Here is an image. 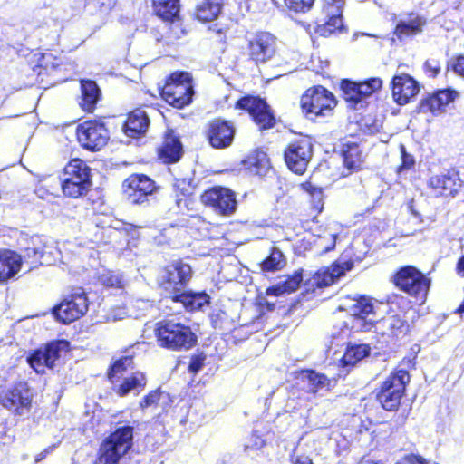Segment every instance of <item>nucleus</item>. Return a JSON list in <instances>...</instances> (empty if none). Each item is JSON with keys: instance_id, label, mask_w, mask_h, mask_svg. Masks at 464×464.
I'll use <instances>...</instances> for the list:
<instances>
[{"instance_id": "obj_55", "label": "nucleus", "mask_w": 464, "mask_h": 464, "mask_svg": "<svg viewBox=\"0 0 464 464\" xmlns=\"http://www.w3.org/2000/svg\"><path fill=\"white\" fill-rule=\"evenodd\" d=\"M457 270L459 275L464 276V256L459 260Z\"/></svg>"}, {"instance_id": "obj_20", "label": "nucleus", "mask_w": 464, "mask_h": 464, "mask_svg": "<svg viewBox=\"0 0 464 464\" xmlns=\"http://www.w3.org/2000/svg\"><path fill=\"white\" fill-rule=\"evenodd\" d=\"M54 250L53 246H46L42 237H33L32 246H27L21 256L22 265H28L29 270L39 265H50L52 260L49 256L53 255Z\"/></svg>"}, {"instance_id": "obj_25", "label": "nucleus", "mask_w": 464, "mask_h": 464, "mask_svg": "<svg viewBox=\"0 0 464 464\" xmlns=\"http://www.w3.org/2000/svg\"><path fill=\"white\" fill-rule=\"evenodd\" d=\"M457 96L458 92L450 89L438 91L433 95L423 100L420 109L422 112L430 111L434 115L443 113Z\"/></svg>"}, {"instance_id": "obj_21", "label": "nucleus", "mask_w": 464, "mask_h": 464, "mask_svg": "<svg viewBox=\"0 0 464 464\" xmlns=\"http://www.w3.org/2000/svg\"><path fill=\"white\" fill-rule=\"evenodd\" d=\"M237 107L246 110L262 129L272 127L274 116L264 100L256 97H245L237 102Z\"/></svg>"}, {"instance_id": "obj_18", "label": "nucleus", "mask_w": 464, "mask_h": 464, "mask_svg": "<svg viewBox=\"0 0 464 464\" xmlns=\"http://www.w3.org/2000/svg\"><path fill=\"white\" fill-rule=\"evenodd\" d=\"M343 5L344 0H323L322 12L325 15V22L317 27L321 35L328 36L343 27Z\"/></svg>"}, {"instance_id": "obj_54", "label": "nucleus", "mask_w": 464, "mask_h": 464, "mask_svg": "<svg viewBox=\"0 0 464 464\" xmlns=\"http://www.w3.org/2000/svg\"><path fill=\"white\" fill-rule=\"evenodd\" d=\"M425 67L432 72V76H435L440 72V67L435 61H427Z\"/></svg>"}, {"instance_id": "obj_32", "label": "nucleus", "mask_w": 464, "mask_h": 464, "mask_svg": "<svg viewBox=\"0 0 464 464\" xmlns=\"http://www.w3.org/2000/svg\"><path fill=\"white\" fill-rule=\"evenodd\" d=\"M149 126V118L142 109H136L129 114L124 130L130 137L144 133Z\"/></svg>"}, {"instance_id": "obj_8", "label": "nucleus", "mask_w": 464, "mask_h": 464, "mask_svg": "<svg viewBox=\"0 0 464 464\" xmlns=\"http://www.w3.org/2000/svg\"><path fill=\"white\" fill-rule=\"evenodd\" d=\"M395 283L401 290L420 302L425 300L430 285V280L412 266L401 268L396 275Z\"/></svg>"}, {"instance_id": "obj_48", "label": "nucleus", "mask_w": 464, "mask_h": 464, "mask_svg": "<svg viewBox=\"0 0 464 464\" xmlns=\"http://www.w3.org/2000/svg\"><path fill=\"white\" fill-rule=\"evenodd\" d=\"M39 65L45 70L55 69L60 65V60L51 53H43L39 59Z\"/></svg>"}, {"instance_id": "obj_4", "label": "nucleus", "mask_w": 464, "mask_h": 464, "mask_svg": "<svg viewBox=\"0 0 464 464\" xmlns=\"http://www.w3.org/2000/svg\"><path fill=\"white\" fill-rule=\"evenodd\" d=\"M133 429L123 426L111 433L102 444L97 464H115L130 449Z\"/></svg>"}, {"instance_id": "obj_23", "label": "nucleus", "mask_w": 464, "mask_h": 464, "mask_svg": "<svg viewBox=\"0 0 464 464\" xmlns=\"http://www.w3.org/2000/svg\"><path fill=\"white\" fill-rule=\"evenodd\" d=\"M374 303L368 297L354 299L348 307V311L353 317V328L369 331L372 326L373 319L367 317L374 313Z\"/></svg>"}, {"instance_id": "obj_1", "label": "nucleus", "mask_w": 464, "mask_h": 464, "mask_svg": "<svg viewBox=\"0 0 464 464\" xmlns=\"http://www.w3.org/2000/svg\"><path fill=\"white\" fill-rule=\"evenodd\" d=\"M155 334L161 347L173 351H188L197 343L190 327L173 319L157 323Z\"/></svg>"}, {"instance_id": "obj_36", "label": "nucleus", "mask_w": 464, "mask_h": 464, "mask_svg": "<svg viewBox=\"0 0 464 464\" xmlns=\"http://www.w3.org/2000/svg\"><path fill=\"white\" fill-rule=\"evenodd\" d=\"M242 163L246 169L257 175L263 174L269 167L267 156L262 150L253 151Z\"/></svg>"}, {"instance_id": "obj_46", "label": "nucleus", "mask_w": 464, "mask_h": 464, "mask_svg": "<svg viewBox=\"0 0 464 464\" xmlns=\"http://www.w3.org/2000/svg\"><path fill=\"white\" fill-rule=\"evenodd\" d=\"M341 88L346 100L355 102L360 101L357 82L343 80L342 82Z\"/></svg>"}, {"instance_id": "obj_16", "label": "nucleus", "mask_w": 464, "mask_h": 464, "mask_svg": "<svg viewBox=\"0 0 464 464\" xmlns=\"http://www.w3.org/2000/svg\"><path fill=\"white\" fill-rule=\"evenodd\" d=\"M0 402L9 411L18 415H24L30 410L32 393L26 383L19 382L1 396Z\"/></svg>"}, {"instance_id": "obj_6", "label": "nucleus", "mask_w": 464, "mask_h": 464, "mask_svg": "<svg viewBox=\"0 0 464 464\" xmlns=\"http://www.w3.org/2000/svg\"><path fill=\"white\" fill-rule=\"evenodd\" d=\"M303 112L311 119L325 116L335 107L334 96L322 86L308 89L301 97Z\"/></svg>"}, {"instance_id": "obj_24", "label": "nucleus", "mask_w": 464, "mask_h": 464, "mask_svg": "<svg viewBox=\"0 0 464 464\" xmlns=\"http://www.w3.org/2000/svg\"><path fill=\"white\" fill-rule=\"evenodd\" d=\"M375 332L389 343L403 336L408 325L399 315H388L374 324Z\"/></svg>"}, {"instance_id": "obj_42", "label": "nucleus", "mask_w": 464, "mask_h": 464, "mask_svg": "<svg viewBox=\"0 0 464 464\" xmlns=\"http://www.w3.org/2000/svg\"><path fill=\"white\" fill-rule=\"evenodd\" d=\"M337 236L336 230L329 228L324 232V235L318 237L315 245L322 248L323 253L329 252L334 248Z\"/></svg>"}, {"instance_id": "obj_30", "label": "nucleus", "mask_w": 464, "mask_h": 464, "mask_svg": "<svg viewBox=\"0 0 464 464\" xmlns=\"http://www.w3.org/2000/svg\"><path fill=\"white\" fill-rule=\"evenodd\" d=\"M182 154V145L179 140L174 135L173 130H169L159 149V156L165 163L176 162Z\"/></svg>"}, {"instance_id": "obj_12", "label": "nucleus", "mask_w": 464, "mask_h": 464, "mask_svg": "<svg viewBox=\"0 0 464 464\" xmlns=\"http://www.w3.org/2000/svg\"><path fill=\"white\" fill-rule=\"evenodd\" d=\"M313 155V144L309 138H301L290 143L285 150L288 168L296 174H303Z\"/></svg>"}, {"instance_id": "obj_5", "label": "nucleus", "mask_w": 464, "mask_h": 464, "mask_svg": "<svg viewBox=\"0 0 464 464\" xmlns=\"http://www.w3.org/2000/svg\"><path fill=\"white\" fill-rule=\"evenodd\" d=\"M193 94L192 78L187 72H173L161 91L165 101L176 108L189 104Z\"/></svg>"}, {"instance_id": "obj_39", "label": "nucleus", "mask_w": 464, "mask_h": 464, "mask_svg": "<svg viewBox=\"0 0 464 464\" xmlns=\"http://www.w3.org/2000/svg\"><path fill=\"white\" fill-rule=\"evenodd\" d=\"M369 350L370 348L366 344L349 346L342 358L343 364L354 365L369 354Z\"/></svg>"}, {"instance_id": "obj_2", "label": "nucleus", "mask_w": 464, "mask_h": 464, "mask_svg": "<svg viewBox=\"0 0 464 464\" xmlns=\"http://www.w3.org/2000/svg\"><path fill=\"white\" fill-rule=\"evenodd\" d=\"M132 368V358L122 357L116 361L109 372V379L115 385L116 392L125 396L130 392L139 394L146 385V377L143 372H136L130 376H124L128 369Z\"/></svg>"}, {"instance_id": "obj_53", "label": "nucleus", "mask_w": 464, "mask_h": 464, "mask_svg": "<svg viewBox=\"0 0 464 464\" xmlns=\"http://www.w3.org/2000/svg\"><path fill=\"white\" fill-rule=\"evenodd\" d=\"M453 70L456 73L464 77V56L457 57L453 64Z\"/></svg>"}, {"instance_id": "obj_34", "label": "nucleus", "mask_w": 464, "mask_h": 464, "mask_svg": "<svg viewBox=\"0 0 464 464\" xmlns=\"http://www.w3.org/2000/svg\"><path fill=\"white\" fill-rule=\"evenodd\" d=\"M175 302H180L188 310H198L208 304L209 297L206 293L183 292L171 295Z\"/></svg>"}, {"instance_id": "obj_33", "label": "nucleus", "mask_w": 464, "mask_h": 464, "mask_svg": "<svg viewBox=\"0 0 464 464\" xmlns=\"http://www.w3.org/2000/svg\"><path fill=\"white\" fill-rule=\"evenodd\" d=\"M82 101L80 105L83 111L92 112L100 99V89L93 81L85 80L81 82Z\"/></svg>"}, {"instance_id": "obj_26", "label": "nucleus", "mask_w": 464, "mask_h": 464, "mask_svg": "<svg viewBox=\"0 0 464 464\" xmlns=\"http://www.w3.org/2000/svg\"><path fill=\"white\" fill-rule=\"evenodd\" d=\"M234 134V127L228 121L216 120L209 125L208 137L214 148L221 149L231 144Z\"/></svg>"}, {"instance_id": "obj_14", "label": "nucleus", "mask_w": 464, "mask_h": 464, "mask_svg": "<svg viewBox=\"0 0 464 464\" xmlns=\"http://www.w3.org/2000/svg\"><path fill=\"white\" fill-rule=\"evenodd\" d=\"M250 58L256 63H266L278 53L277 39L267 32H261L249 41Z\"/></svg>"}, {"instance_id": "obj_35", "label": "nucleus", "mask_w": 464, "mask_h": 464, "mask_svg": "<svg viewBox=\"0 0 464 464\" xmlns=\"http://www.w3.org/2000/svg\"><path fill=\"white\" fill-rule=\"evenodd\" d=\"M221 4L217 0H205L197 5L196 18L203 23L215 20L221 12Z\"/></svg>"}, {"instance_id": "obj_31", "label": "nucleus", "mask_w": 464, "mask_h": 464, "mask_svg": "<svg viewBox=\"0 0 464 464\" xmlns=\"http://www.w3.org/2000/svg\"><path fill=\"white\" fill-rule=\"evenodd\" d=\"M456 174L434 175L429 179V188H431L436 196H448L457 192Z\"/></svg>"}, {"instance_id": "obj_3", "label": "nucleus", "mask_w": 464, "mask_h": 464, "mask_svg": "<svg viewBox=\"0 0 464 464\" xmlns=\"http://www.w3.org/2000/svg\"><path fill=\"white\" fill-rule=\"evenodd\" d=\"M58 183L67 197L78 198L85 195L92 186L90 168L83 160L73 159L64 168L63 182Z\"/></svg>"}, {"instance_id": "obj_51", "label": "nucleus", "mask_w": 464, "mask_h": 464, "mask_svg": "<svg viewBox=\"0 0 464 464\" xmlns=\"http://www.w3.org/2000/svg\"><path fill=\"white\" fill-rule=\"evenodd\" d=\"M205 356L204 355H196L193 356L190 360L188 369L192 372H198L200 371L204 365Z\"/></svg>"}, {"instance_id": "obj_56", "label": "nucleus", "mask_w": 464, "mask_h": 464, "mask_svg": "<svg viewBox=\"0 0 464 464\" xmlns=\"http://www.w3.org/2000/svg\"><path fill=\"white\" fill-rule=\"evenodd\" d=\"M217 34H224V30H223L222 28H218V29L217 30Z\"/></svg>"}, {"instance_id": "obj_41", "label": "nucleus", "mask_w": 464, "mask_h": 464, "mask_svg": "<svg viewBox=\"0 0 464 464\" xmlns=\"http://www.w3.org/2000/svg\"><path fill=\"white\" fill-rule=\"evenodd\" d=\"M98 279L99 282L106 287L121 289L125 286L124 278L119 272L105 271L99 276Z\"/></svg>"}, {"instance_id": "obj_40", "label": "nucleus", "mask_w": 464, "mask_h": 464, "mask_svg": "<svg viewBox=\"0 0 464 464\" xmlns=\"http://www.w3.org/2000/svg\"><path fill=\"white\" fill-rule=\"evenodd\" d=\"M285 265V259L283 253L277 248H273L269 256L262 262L261 267L264 271L271 272L282 269Z\"/></svg>"}, {"instance_id": "obj_43", "label": "nucleus", "mask_w": 464, "mask_h": 464, "mask_svg": "<svg viewBox=\"0 0 464 464\" xmlns=\"http://www.w3.org/2000/svg\"><path fill=\"white\" fill-rule=\"evenodd\" d=\"M360 101L381 89L382 81L380 78H371L367 81L357 82Z\"/></svg>"}, {"instance_id": "obj_50", "label": "nucleus", "mask_w": 464, "mask_h": 464, "mask_svg": "<svg viewBox=\"0 0 464 464\" xmlns=\"http://www.w3.org/2000/svg\"><path fill=\"white\" fill-rule=\"evenodd\" d=\"M265 445L264 440L257 434L252 433L246 443V450H259Z\"/></svg>"}, {"instance_id": "obj_15", "label": "nucleus", "mask_w": 464, "mask_h": 464, "mask_svg": "<svg viewBox=\"0 0 464 464\" xmlns=\"http://www.w3.org/2000/svg\"><path fill=\"white\" fill-rule=\"evenodd\" d=\"M192 270L189 265L176 261L167 266L162 285L170 295L183 293L186 284L189 281Z\"/></svg>"}, {"instance_id": "obj_17", "label": "nucleus", "mask_w": 464, "mask_h": 464, "mask_svg": "<svg viewBox=\"0 0 464 464\" xmlns=\"http://www.w3.org/2000/svg\"><path fill=\"white\" fill-rule=\"evenodd\" d=\"M353 262L351 259H338L331 266L319 269L309 280V286L314 288L326 287L352 270Z\"/></svg>"}, {"instance_id": "obj_45", "label": "nucleus", "mask_w": 464, "mask_h": 464, "mask_svg": "<svg viewBox=\"0 0 464 464\" xmlns=\"http://www.w3.org/2000/svg\"><path fill=\"white\" fill-rule=\"evenodd\" d=\"M343 162L347 169L352 170L356 169L360 167L361 160L358 148L356 146L350 147L346 151H344Z\"/></svg>"}, {"instance_id": "obj_22", "label": "nucleus", "mask_w": 464, "mask_h": 464, "mask_svg": "<svg viewBox=\"0 0 464 464\" xmlns=\"http://www.w3.org/2000/svg\"><path fill=\"white\" fill-rule=\"evenodd\" d=\"M394 101L404 105L415 97L419 91V83L407 73L395 74L392 81Z\"/></svg>"}, {"instance_id": "obj_37", "label": "nucleus", "mask_w": 464, "mask_h": 464, "mask_svg": "<svg viewBox=\"0 0 464 464\" xmlns=\"http://www.w3.org/2000/svg\"><path fill=\"white\" fill-rule=\"evenodd\" d=\"M155 13L166 21H172L179 12V0H153Z\"/></svg>"}, {"instance_id": "obj_7", "label": "nucleus", "mask_w": 464, "mask_h": 464, "mask_svg": "<svg viewBox=\"0 0 464 464\" xmlns=\"http://www.w3.org/2000/svg\"><path fill=\"white\" fill-rule=\"evenodd\" d=\"M409 381L410 375L404 370L396 371L385 380L378 399L386 411H393L400 405Z\"/></svg>"}, {"instance_id": "obj_27", "label": "nucleus", "mask_w": 464, "mask_h": 464, "mask_svg": "<svg viewBox=\"0 0 464 464\" xmlns=\"http://www.w3.org/2000/svg\"><path fill=\"white\" fill-rule=\"evenodd\" d=\"M22 267V256L9 249L0 250V283L14 277Z\"/></svg>"}, {"instance_id": "obj_28", "label": "nucleus", "mask_w": 464, "mask_h": 464, "mask_svg": "<svg viewBox=\"0 0 464 464\" xmlns=\"http://www.w3.org/2000/svg\"><path fill=\"white\" fill-rule=\"evenodd\" d=\"M303 389L310 393H321L329 391L332 381L324 374L314 371H302L298 376Z\"/></svg>"}, {"instance_id": "obj_13", "label": "nucleus", "mask_w": 464, "mask_h": 464, "mask_svg": "<svg viewBox=\"0 0 464 464\" xmlns=\"http://www.w3.org/2000/svg\"><path fill=\"white\" fill-rule=\"evenodd\" d=\"M201 200L222 216L232 215L237 205L235 192L223 187H214L206 190L201 196Z\"/></svg>"}, {"instance_id": "obj_47", "label": "nucleus", "mask_w": 464, "mask_h": 464, "mask_svg": "<svg viewBox=\"0 0 464 464\" xmlns=\"http://www.w3.org/2000/svg\"><path fill=\"white\" fill-rule=\"evenodd\" d=\"M400 150L401 152V164L398 168V173L412 169L415 164L413 156L406 152V149L403 144L400 145Z\"/></svg>"}, {"instance_id": "obj_52", "label": "nucleus", "mask_w": 464, "mask_h": 464, "mask_svg": "<svg viewBox=\"0 0 464 464\" xmlns=\"http://www.w3.org/2000/svg\"><path fill=\"white\" fill-rule=\"evenodd\" d=\"M396 464H428L421 457L409 455L399 460Z\"/></svg>"}, {"instance_id": "obj_10", "label": "nucleus", "mask_w": 464, "mask_h": 464, "mask_svg": "<svg viewBox=\"0 0 464 464\" xmlns=\"http://www.w3.org/2000/svg\"><path fill=\"white\" fill-rule=\"evenodd\" d=\"M80 144L89 150H100L109 140V131L104 123L99 121H87L77 128Z\"/></svg>"}, {"instance_id": "obj_29", "label": "nucleus", "mask_w": 464, "mask_h": 464, "mask_svg": "<svg viewBox=\"0 0 464 464\" xmlns=\"http://www.w3.org/2000/svg\"><path fill=\"white\" fill-rule=\"evenodd\" d=\"M426 24V20L419 15H410L408 18L401 19L394 30V34L403 40L420 34Z\"/></svg>"}, {"instance_id": "obj_11", "label": "nucleus", "mask_w": 464, "mask_h": 464, "mask_svg": "<svg viewBox=\"0 0 464 464\" xmlns=\"http://www.w3.org/2000/svg\"><path fill=\"white\" fill-rule=\"evenodd\" d=\"M122 189L130 203L140 205L147 202L148 197L157 190V187L148 176L132 174L123 181Z\"/></svg>"}, {"instance_id": "obj_49", "label": "nucleus", "mask_w": 464, "mask_h": 464, "mask_svg": "<svg viewBox=\"0 0 464 464\" xmlns=\"http://www.w3.org/2000/svg\"><path fill=\"white\" fill-rule=\"evenodd\" d=\"M160 398V392L159 390H155L150 392L144 399L140 401L141 408H147L153 406L158 403Z\"/></svg>"}, {"instance_id": "obj_44", "label": "nucleus", "mask_w": 464, "mask_h": 464, "mask_svg": "<svg viewBox=\"0 0 464 464\" xmlns=\"http://www.w3.org/2000/svg\"><path fill=\"white\" fill-rule=\"evenodd\" d=\"M314 0H285L287 9L295 14H304L311 10Z\"/></svg>"}, {"instance_id": "obj_38", "label": "nucleus", "mask_w": 464, "mask_h": 464, "mask_svg": "<svg viewBox=\"0 0 464 464\" xmlns=\"http://www.w3.org/2000/svg\"><path fill=\"white\" fill-rule=\"evenodd\" d=\"M302 281V276L300 274H295L294 276L289 277L285 282H280L271 287H269L266 291L268 295H281L284 294H290L295 291L300 283Z\"/></svg>"}, {"instance_id": "obj_19", "label": "nucleus", "mask_w": 464, "mask_h": 464, "mask_svg": "<svg viewBox=\"0 0 464 464\" xmlns=\"http://www.w3.org/2000/svg\"><path fill=\"white\" fill-rule=\"evenodd\" d=\"M67 343L64 341L51 343L44 348L36 350L28 357L27 361L37 373H44L45 367L52 368L53 366L55 361L60 357L61 350L65 349Z\"/></svg>"}, {"instance_id": "obj_9", "label": "nucleus", "mask_w": 464, "mask_h": 464, "mask_svg": "<svg viewBox=\"0 0 464 464\" xmlns=\"http://www.w3.org/2000/svg\"><path fill=\"white\" fill-rule=\"evenodd\" d=\"M88 310V299L82 290H77L53 309L55 319L68 324L81 318Z\"/></svg>"}]
</instances>
